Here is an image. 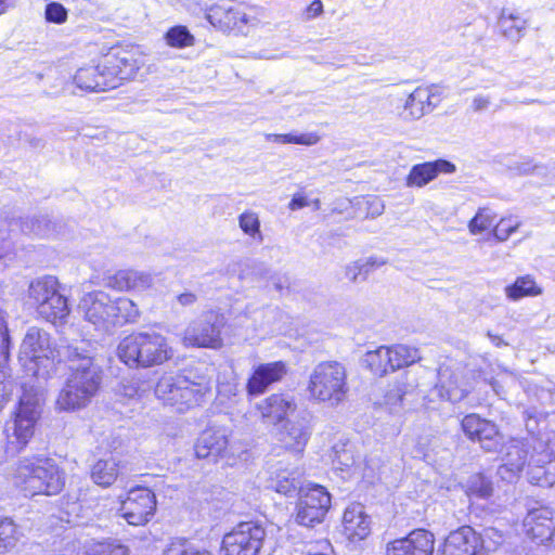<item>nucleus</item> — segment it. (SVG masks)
<instances>
[{"instance_id": "nucleus-1", "label": "nucleus", "mask_w": 555, "mask_h": 555, "mask_svg": "<svg viewBox=\"0 0 555 555\" xmlns=\"http://www.w3.org/2000/svg\"><path fill=\"white\" fill-rule=\"evenodd\" d=\"M59 354L70 362V373L55 400L60 412H76L87 408L100 389L102 370L94 362L95 348L86 340L62 346Z\"/></svg>"}, {"instance_id": "nucleus-2", "label": "nucleus", "mask_w": 555, "mask_h": 555, "mask_svg": "<svg viewBox=\"0 0 555 555\" xmlns=\"http://www.w3.org/2000/svg\"><path fill=\"white\" fill-rule=\"evenodd\" d=\"M13 482L26 496L56 495L65 486V474L53 459L38 454L17 462Z\"/></svg>"}, {"instance_id": "nucleus-3", "label": "nucleus", "mask_w": 555, "mask_h": 555, "mask_svg": "<svg viewBox=\"0 0 555 555\" xmlns=\"http://www.w3.org/2000/svg\"><path fill=\"white\" fill-rule=\"evenodd\" d=\"M69 343H62L56 349L48 332L42 328L29 327L22 340L18 351V362L24 371L38 379H48L56 371L55 358L60 357L62 346Z\"/></svg>"}, {"instance_id": "nucleus-4", "label": "nucleus", "mask_w": 555, "mask_h": 555, "mask_svg": "<svg viewBox=\"0 0 555 555\" xmlns=\"http://www.w3.org/2000/svg\"><path fill=\"white\" fill-rule=\"evenodd\" d=\"M117 356L131 369H147L170 360L173 350L167 338L159 333H135L119 343Z\"/></svg>"}, {"instance_id": "nucleus-5", "label": "nucleus", "mask_w": 555, "mask_h": 555, "mask_svg": "<svg viewBox=\"0 0 555 555\" xmlns=\"http://www.w3.org/2000/svg\"><path fill=\"white\" fill-rule=\"evenodd\" d=\"M307 390L310 398L318 402L338 405L348 392L345 366L337 361L319 363L310 374Z\"/></svg>"}, {"instance_id": "nucleus-6", "label": "nucleus", "mask_w": 555, "mask_h": 555, "mask_svg": "<svg viewBox=\"0 0 555 555\" xmlns=\"http://www.w3.org/2000/svg\"><path fill=\"white\" fill-rule=\"evenodd\" d=\"M41 415V399L38 393L24 391L15 412L13 425L7 429L4 451L14 456L28 444L34 437Z\"/></svg>"}, {"instance_id": "nucleus-7", "label": "nucleus", "mask_w": 555, "mask_h": 555, "mask_svg": "<svg viewBox=\"0 0 555 555\" xmlns=\"http://www.w3.org/2000/svg\"><path fill=\"white\" fill-rule=\"evenodd\" d=\"M224 317L215 310L203 312L185 327L182 343L185 347L219 349L222 346L221 332Z\"/></svg>"}, {"instance_id": "nucleus-8", "label": "nucleus", "mask_w": 555, "mask_h": 555, "mask_svg": "<svg viewBox=\"0 0 555 555\" xmlns=\"http://www.w3.org/2000/svg\"><path fill=\"white\" fill-rule=\"evenodd\" d=\"M266 538L264 528L254 521L241 522L222 540L225 555H258Z\"/></svg>"}, {"instance_id": "nucleus-9", "label": "nucleus", "mask_w": 555, "mask_h": 555, "mask_svg": "<svg viewBox=\"0 0 555 555\" xmlns=\"http://www.w3.org/2000/svg\"><path fill=\"white\" fill-rule=\"evenodd\" d=\"M331 506V495L324 487L312 485L300 488L296 521L305 527H314L324 520Z\"/></svg>"}, {"instance_id": "nucleus-10", "label": "nucleus", "mask_w": 555, "mask_h": 555, "mask_svg": "<svg viewBox=\"0 0 555 555\" xmlns=\"http://www.w3.org/2000/svg\"><path fill=\"white\" fill-rule=\"evenodd\" d=\"M155 509V494L143 487L131 489L120 506L122 518L132 526L146 525L153 517Z\"/></svg>"}, {"instance_id": "nucleus-11", "label": "nucleus", "mask_w": 555, "mask_h": 555, "mask_svg": "<svg viewBox=\"0 0 555 555\" xmlns=\"http://www.w3.org/2000/svg\"><path fill=\"white\" fill-rule=\"evenodd\" d=\"M85 319L99 331L109 332L116 327L114 302L104 292L86 294L80 302Z\"/></svg>"}, {"instance_id": "nucleus-12", "label": "nucleus", "mask_w": 555, "mask_h": 555, "mask_svg": "<svg viewBox=\"0 0 555 555\" xmlns=\"http://www.w3.org/2000/svg\"><path fill=\"white\" fill-rule=\"evenodd\" d=\"M103 69L108 77L112 89L122 81L132 79L142 65L139 53L134 50L119 49L107 54L103 60Z\"/></svg>"}, {"instance_id": "nucleus-13", "label": "nucleus", "mask_w": 555, "mask_h": 555, "mask_svg": "<svg viewBox=\"0 0 555 555\" xmlns=\"http://www.w3.org/2000/svg\"><path fill=\"white\" fill-rule=\"evenodd\" d=\"M207 20L221 30L237 29L244 31L247 27L257 26L260 21L256 16L255 10L248 12L242 11L240 8L229 5L227 3H218L212 5L207 13Z\"/></svg>"}, {"instance_id": "nucleus-14", "label": "nucleus", "mask_w": 555, "mask_h": 555, "mask_svg": "<svg viewBox=\"0 0 555 555\" xmlns=\"http://www.w3.org/2000/svg\"><path fill=\"white\" fill-rule=\"evenodd\" d=\"M462 428L470 440H476L481 448L489 452H496L504 442L498 426L477 414L466 415L462 421Z\"/></svg>"}, {"instance_id": "nucleus-15", "label": "nucleus", "mask_w": 555, "mask_h": 555, "mask_svg": "<svg viewBox=\"0 0 555 555\" xmlns=\"http://www.w3.org/2000/svg\"><path fill=\"white\" fill-rule=\"evenodd\" d=\"M526 535L539 544L551 541L555 531V513L552 508L541 506L529 511L524 519Z\"/></svg>"}, {"instance_id": "nucleus-16", "label": "nucleus", "mask_w": 555, "mask_h": 555, "mask_svg": "<svg viewBox=\"0 0 555 555\" xmlns=\"http://www.w3.org/2000/svg\"><path fill=\"white\" fill-rule=\"evenodd\" d=\"M442 91L438 86L417 87L406 99L404 118L420 119L431 112L441 101Z\"/></svg>"}, {"instance_id": "nucleus-17", "label": "nucleus", "mask_w": 555, "mask_h": 555, "mask_svg": "<svg viewBox=\"0 0 555 555\" xmlns=\"http://www.w3.org/2000/svg\"><path fill=\"white\" fill-rule=\"evenodd\" d=\"M434 543L433 533L417 529L408 537L391 542L388 546V555H433Z\"/></svg>"}, {"instance_id": "nucleus-18", "label": "nucleus", "mask_w": 555, "mask_h": 555, "mask_svg": "<svg viewBox=\"0 0 555 555\" xmlns=\"http://www.w3.org/2000/svg\"><path fill=\"white\" fill-rule=\"evenodd\" d=\"M479 543L478 532L469 526H463L447 537L437 555H479Z\"/></svg>"}, {"instance_id": "nucleus-19", "label": "nucleus", "mask_w": 555, "mask_h": 555, "mask_svg": "<svg viewBox=\"0 0 555 555\" xmlns=\"http://www.w3.org/2000/svg\"><path fill=\"white\" fill-rule=\"evenodd\" d=\"M286 373V364L282 361L259 364L248 378L246 390L248 395L259 396L263 393L270 385L280 382Z\"/></svg>"}, {"instance_id": "nucleus-20", "label": "nucleus", "mask_w": 555, "mask_h": 555, "mask_svg": "<svg viewBox=\"0 0 555 555\" xmlns=\"http://www.w3.org/2000/svg\"><path fill=\"white\" fill-rule=\"evenodd\" d=\"M261 418L268 423L276 425L281 423L289 413L297 409L294 398L284 393H273L256 404Z\"/></svg>"}, {"instance_id": "nucleus-21", "label": "nucleus", "mask_w": 555, "mask_h": 555, "mask_svg": "<svg viewBox=\"0 0 555 555\" xmlns=\"http://www.w3.org/2000/svg\"><path fill=\"white\" fill-rule=\"evenodd\" d=\"M436 390L440 398L459 402L463 400L469 392V388L464 380L461 370H451L450 367H441L439 370V383Z\"/></svg>"}, {"instance_id": "nucleus-22", "label": "nucleus", "mask_w": 555, "mask_h": 555, "mask_svg": "<svg viewBox=\"0 0 555 555\" xmlns=\"http://www.w3.org/2000/svg\"><path fill=\"white\" fill-rule=\"evenodd\" d=\"M311 435L309 414L285 423L279 434V440L285 449L300 453Z\"/></svg>"}, {"instance_id": "nucleus-23", "label": "nucleus", "mask_w": 555, "mask_h": 555, "mask_svg": "<svg viewBox=\"0 0 555 555\" xmlns=\"http://www.w3.org/2000/svg\"><path fill=\"white\" fill-rule=\"evenodd\" d=\"M454 171L455 166L444 159L417 164L411 168L405 179V185L409 188H423L433 181L440 172L451 173Z\"/></svg>"}, {"instance_id": "nucleus-24", "label": "nucleus", "mask_w": 555, "mask_h": 555, "mask_svg": "<svg viewBox=\"0 0 555 555\" xmlns=\"http://www.w3.org/2000/svg\"><path fill=\"white\" fill-rule=\"evenodd\" d=\"M344 534L349 541L364 540L371 532V520L361 504L348 506L343 517Z\"/></svg>"}, {"instance_id": "nucleus-25", "label": "nucleus", "mask_w": 555, "mask_h": 555, "mask_svg": "<svg viewBox=\"0 0 555 555\" xmlns=\"http://www.w3.org/2000/svg\"><path fill=\"white\" fill-rule=\"evenodd\" d=\"M229 436L223 428H208L204 430L195 444V455L207 459L210 455H222L228 448Z\"/></svg>"}, {"instance_id": "nucleus-26", "label": "nucleus", "mask_w": 555, "mask_h": 555, "mask_svg": "<svg viewBox=\"0 0 555 555\" xmlns=\"http://www.w3.org/2000/svg\"><path fill=\"white\" fill-rule=\"evenodd\" d=\"M152 284L153 279L150 274L130 269L119 270L105 280V286L119 292L144 291Z\"/></svg>"}, {"instance_id": "nucleus-27", "label": "nucleus", "mask_w": 555, "mask_h": 555, "mask_svg": "<svg viewBox=\"0 0 555 555\" xmlns=\"http://www.w3.org/2000/svg\"><path fill=\"white\" fill-rule=\"evenodd\" d=\"M60 288L59 281L54 276H44L30 283L28 288V299L37 313L50 312L47 302L50 297Z\"/></svg>"}, {"instance_id": "nucleus-28", "label": "nucleus", "mask_w": 555, "mask_h": 555, "mask_svg": "<svg viewBox=\"0 0 555 555\" xmlns=\"http://www.w3.org/2000/svg\"><path fill=\"white\" fill-rule=\"evenodd\" d=\"M103 69V61L96 66H90L78 69L74 80L78 88L86 91L102 92L112 89L108 77Z\"/></svg>"}, {"instance_id": "nucleus-29", "label": "nucleus", "mask_w": 555, "mask_h": 555, "mask_svg": "<svg viewBox=\"0 0 555 555\" xmlns=\"http://www.w3.org/2000/svg\"><path fill=\"white\" fill-rule=\"evenodd\" d=\"M185 384L180 386L181 395L178 408L180 413L199 405L205 395L210 390L209 382L205 377H201L198 380H191L185 376Z\"/></svg>"}, {"instance_id": "nucleus-30", "label": "nucleus", "mask_w": 555, "mask_h": 555, "mask_svg": "<svg viewBox=\"0 0 555 555\" xmlns=\"http://www.w3.org/2000/svg\"><path fill=\"white\" fill-rule=\"evenodd\" d=\"M185 375H164L155 386V396L164 404L173 406L177 411L180 402V386H184Z\"/></svg>"}, {"instance_id": "nucleus-31", "label": "nucleus", "mask_w": 555, "mask_h": 555, "mask_svg": "<svg viewBox=\"0 0 555 555\" xmlns=\"http://www.w3.org/2000/svg\"><path fill=\"white\" fill-rule=\"evenodd\" d=\"M498 27L504 38L512 42H518L527 28V20L517 12L503 9Z\"/></svg>"}, {"instance_id": "nucleus-32", "label": "nucleus", "mask_w": 555, "mask_h": 555, "mask_svg": "<svg viewBox=\"0 0 555 555\" xmlns=\"http://www.w3.org/2000/svg\"><path fill=\"white\" fill-rule=\"evenodd\" d=\"M385 263V260L376 257L358 259L345 266L344 276L353 284L364 282L375 269L384 266Z\"/></svg>"}, {"instance_id": "nucleus-33", "label": "nucleus", "mask_w": 555, "mask_h": 555, "mask_svg": "<svg viewBox=\"0 0 555 555\" xmlns=\"http://www.w3.org/2000/svg\"><path fill=\"white\" fill-rule=\"evenodd\" d=\"M119 463L113 456L96 461L91 467L92 480L104 488L112 486L119 476Z\"/></svg>"}, {"instance_id": "nucleus-34", "label": "nucleus", "mask_w": 555, "mask_h": 555, "mask_svg": "<svg viewBox=\"0 0 555 555\" xmlns=\"http://www.w3.org/2000/svg\"><path fill=\"white\" fill-rule=\"evenodd\" d=\"M363 363L374 375L379 377L395 371L388 347L385 346L367 351L364 354Z\"/></svg>"}, {"instance_id": "nucleus-35", "label": "nucleus", "mask_w": 555, "mask_h": 555, "mask_svg": "<svg viewBox=\"0 0 555 555\" xmlns=\"http://www.w3.org/2000/svg\"><path fill=\"white\" fill-rule=\"evenodd\" d=\"M413 388L406 375H401L392 384L388 386L385 393V404L391 410H397L401 406L402 400Z\"/></svg>"}, {"instance_id": "nucleus-36", "label": "nucleus", "mask_w": 555, "mask_h": 555, "mask_svg": "<svg viewBox=\"0 0 555 555\" xmlns=\"http://www.w3.org/2000/svg\"><path fill=\"white\" fill-rule=\"evenodd\" d=\"M541 293L542 289L530 275L518 278L514 284L505 288L507 298L514 301L527 296H538Z\"/></svg>"}, {"instance_id": "nucleus-37", "label": "nucleus", "mask_w": 555, "mask_h": 555, "mask_svg": "<svg viewBox=\"0 0 555 555\" xmlns=\"http://www.w3.org/2000/svg\"><path fill=\"white\" fill-rule=\"evenodd\" d=\"M47 306L50 307V312L47 313H38L44 320L56 323L64 322L65 319L69 314V307L67 304V299L64 295L60 293V289L50 297V300L47 302Z\"/></svg>"}, {"instance_id": "nucleus-38", "label": "nucleus", "mask_w": 555, "mask_h": 555, "mask_svg": "<svg viewBox=\"0 0 555 555\" xmlns=\"http://www.w3.org/2000/svg\"><path fill=\"white\" fill-rule=\"evenodd\" d=\"M114 302V314H116V326L124 325L125 323H134L140 317V311L137 305L129 298L120 297Z\"/></svg>"}, {"instance_id": "nucleus-39", "label": "nucleus", "mask_w": 555, "mask_h": 555, "mask_svg": "<svg viewBox=\"0 0 555 555\" xmlns=\"http://www.w3.org/2000/svg\"><path fill=\"white\" fill-rule=\"evenodd\" d=\"M527 463L526 452L518 446H512L506 453L505 463L500 466L499 474L505 477V473L516 476L522 470Z\"/></svg>"}, {"instance_id": "nucleus-40", "label": "nucleus", "mask_w": 555, "mask_h": 555, "mask_svg": "<svg viewBox=\"0 0 555 555\" xmlns=\"http://www.w3.org/2000/svg\"><path fill=\"white\" fill-rule=\"evenodd\" d=\"M393 370L408 366L421 359L418 349L405 345L388 347Z\"/></svg>"}, {"instance_id": "nucleus-41", "label": "nucleus", "mask_w": 555, "mask_h": 555, "mask_svg": "<svg viewBox=\"0 0 555 555\" xmlns=\"http://www.w3.org/2000/svg\"><path fill=\"white\" fill-rule=\"evenodd\" d=\"M270 487L278 493L292 495L300 489V481L295 473L282 472L271 479Z\"/></svg>"}, {"instance_id": "nucleus-42", "label": "nucleus", "mask_w": 555, "mask_h": 555, "mask_svg": "<svg viewBox=\"0 0 555 555\" xmlns=\"http://www.w3.org/2000/svg\"><path fill=\"white\" fill-rule=\"evenodd\" d=\"M166 43L172 48H188L195 43L194 36L185 26H173L165 34Z\"/></svg>"}, {"instance_id": "nucleus-43", "label": "nucleus", "mask_w": 555, "mask_h": 555, "mask_svg": "<svg viewBox=\"0 0 555 555\" xmlns=\"http://www.w3.org/2000/svg\"><path fill=\"white\" fill-rule=\"evenodd\" d=\"M479 544L477 551L479 555L483 552H492L504 542V534L502 531L493 527L485 528L482 533H478Z\"/></svg>"}, {"instance_id": "nucleus-44", "label": "nucleus", "mask_w": 555, "mask_h": 555, "mask_svg": "<svg viewBox=\"0 0 555 555\" xmlns=\"http://www.w3.org/2000/svg\"><path fill=\"white\" fill-rule=\"evenodd\" d=\"M530 479L541 487H552L555 483V461H550L546 466L535 465L530 468Z\"/></svg>"}, {"instance_id": "nucleus-45", "label": "nucleus", "mask_w": 555, "mask_h": 555, "mask_svg": "<svg viewBox=\"0 0 555 555\" xmlns=\"http://www.w3.org/2000/svg\"><path fill=\"white\" fill-rule=\"evenodd\" d=\"M467 492L478 499H489L493 494V486L483 475L476 474L468 481Z\"/></svg>"}, {"instance_id": "nucleus-46", "label": "nucleus", "mask_w": 555, "mask_h": 555, "mask_svg": "<svg viewBox=\"0 0 555 555\" xmlns=\"http://www.w3.org/2000/svg\"><path fill=\"white\" fill-rule=\"evenodd\" d=\"M496 215L488 207L479 208L475 217L468 223V230L472 234H478L493 223Z\"/></svg>"}, {"instance_id": "nucleus-47", "label": "nucleus", "mask_w": 555, "mask_h": 555, "mask_svg": "<svg viewBox=\"0 0 555 555\" xmlns=\"http://www.w3.org/2000/svg\"><path fill=\"white\" fill-rule=\"evenodd\" d=\"M268 140H273L279 143H293L301 145H314L319 142L320 137L315 133H302V134H269Z\"/></svg>"}, {"instance_id": "nucleus-48", "label": "nucleus", "mask_w": 555, "mask_h": 555, "mask_svg": "<svg viewBox=\"0 0 555 555\" xmlns=\"http://www.w3.org/2000/svg\"><path fill=\"white\" fill-rule=\"evenodd\" d=\"M238 224L245 234L251 237H258L259 241H262V234L260 232V221L256 212L244 211L238 217Z\"/></svg>"}, {"instance_id": "nucleus-49", "label": "nucleus", "mask_w": 555, "mask_h": 555, "mask_svg": "<svg viewBox=\"0 0 555 555\" xmlns=\"http://www.w3.org/2000/svg\"><path fill=\"white\" fill-rule=\"evenodd\" d=\"M163 555H212L206 550H199L186 543L184 540L170 542L164 550Z\"/></svg>"}, {"instance_id": "nucleus-50", "label": "nucleus", "mask_w": 555, "mask_h": 555, "mask_svg": "<svg viewBox=\"0 0 555 555\" xmlns=\"http://www.w3.org/2000/svg\"><path fill=\"white\" fill-rule=\"evenodd\" d=\"M88 555H129V550L116 541H104L94 544Z\"/></svg>"}, {"instance_id": "nucleus-51", "label": "nucleus", "mask_w": 555, "mask_h": 555, "mask_svg": "<svg viewBox=\"0 0 555 555\" xmlns=\"http://www.w3.org/2000/svg\"><path fill=\"white\" fill-rule=\"evenodd\" d=\"M363 203L366 206V215L372 218L378 217L384 212L385 205H384L383 201L377 196H366V197H362V198L357 197L353 201L346 199L345 204L347 206V205H352V204L361 205Z\"/></svg>"}, {"instance_id": "nucleus-52", "label": "nucleus", "mask_w": 555, "mask_h": 555, "mask_svg": "<svg viewBox=\"0 0 555 555\" xmlns=\"http://www.w3.org/2000/svg\"><path fill=\"white\" fill-rule=\"evenodd\" d=\"M520 221L513 218H502L493 230L494 236L501 241H506L519 228Z\"/></svg>"}, {"instance_id": "nucleus-53", "label": "nucleus", "mask_w": 555, "mask_h": 555, "mask_svg": "<svg viewBox=\"0 0 555 555\" xmlns=\"http://www.w3.org/2000/svg\"><path fill=\"white\" fill-rule=\"evenodd\" d=\"M16 541V527L10 519L0 520V548L14 545Z\"/></svg>"}, {"instance_id": "nucleus-54", "label": "nucleus", "mask_w": 555, "mask_h": 555, "mask_svg": "<svg viewBox=\"0 0 555 555\" xmlns=\"http://www.w3.org/2000/svg\"><path fill=\"white\" fill-rule=\"evenodd\" d=\"M48 22L62 24L67 20V10L59 2H51L46 7Z\"/></svg>"}, {"instance_id": "nucleus-55", "label": "nucleus", "mask_w": 555, "mask_h": 555, "mask_svg": "<svg viewBox=\"0 0 555 555\" xmlns=\"http://www.w3.org/2000/svg\"><path fill=\"white\" fill-rule=\"evenodd\" d=\"M14 383L5 370H0V405L11 397Z\"/></svg>"}, {"instance_id": "nucleus-56", "label": "nucleus", "mask_w": 555, "mask_h": 555, "mask_svg": "<svg viewBox=\"0 0 555 555\" xmlns=\"http://www.w3.org/2000/svg\"><path fill=\"white\" fill-rule=\"evenodd\" d=\"M491 98L489 95L478 94L472 101V108L475 113H480L489 108Z\"/></svg>"}, {"instance_id": "nucleus-57", "label": "nucleus", "mask_w": 555, "mask_h": 555, "mask_svg": "<svg viewBox=\"0 0 555 555\" xmlns=\"http://www.w3.org/2000/svg\"><path fill=\"white\" fill-rule=\"evenodd\" d=\"M0 335H1V345H0V350H1V353L7 358L8 354H9V347H10V336H9V330L7 327V325H1L0 326Z\"/></svg>"}, {"instance_id": "nucleus-58", "label": "nucleus", "mask_w": 555, "mask_h": 555, "mask_svg": "<svg viewBox=\"0 0 555 555\" xmlns=\"http://www.w3.org/2000/svg\"><path fill=\"white\" fill-rule=\"evenodd\" d=\"M323 12V4L321 0H314L308 8H307V17L313 18L315 16H319Z\"/></svg>"}, {"instance_id": "nucleus-59", "label": "nucleus", "mask_w": 555, "mask_h": 555, "mask_svg": "<svg viewBox=\"0 0 555 555\" xmlns=\"http://www.w3.org/2000/svg\"><path fill=\"white\" fill-rule=\"evenodd\" d=\"M308 204L309 203H308V201H307V198L305 196L296 194V195H294V197L289 202L288 208L291 210H297V209H301V208L308 206Z\"/></svg>"}, {"instance_id": "nucleus-60", "label": "nucleus", "mask_w": 555, "mask_h": 555, "mask_svg": "<svg viewBox=\"0 0 555 555\" xmlns=\"http://www.w3.org/2000/svg\"><path fill=\"white\" fill-rule=\"evenodd\" d=\"M178 302L181 305V306H192L196 302L197 300V297L195 294L193 293H183V294H180L178 297Z\"/></svg>"}, {"instance_id": "nucleus-61", "label": "nucleus", "mask_w": 555, "mask_h": 555, "mask_svg": "<svg viewBox=\"0 0 555 555\" xmlns=\"http://www.w3.org/2000/svg\"><path fill=\"white\" fill-rule=\"evenodd\" d=\"M487 336L490 338V340L496 346L500 347L502 345H506L503 339L499 336L493 334L492 332L488 331Z\"/></svg>"}, {"instance_id": "nucleus-62", "label": "nucleus", "mask_w": 555, "mask_h": 555, "mask_svg": "<svg viewBox=\"0 0 555 555\" xmlns=\"http://www.w3.org/2000/svg\"><path fill=\"white\" fill-rule=\"evenodd\" d=\"M10 1L11 0H0V15L7 11L9 4H10Z\"/></svg>"}, {"instance_id": "nucleus-63", "label": "nucleus", "mask_w": 555, "mask_h": 555, "mask_svg": "<svg viewBox=\"0 0 555 555\" xmlns=\"http://www.w3.org/2000/svg\"><path fill=\"white\" fill-rule=\"evenodd\" d=\"M301 555H326L323 552H314L313 547L310 546L307 552H304Z\"/></svg>"}, {"instance_id": "nucleus-64", "label": "nucleus", "mask_w": 555, "mask_h": 555, "mask_svg": "<svg viewBox=\"0 0 555 555\" xmlns=\"http://www.w3.org/2000/svg\"><path fill=\"white\" fill-rule=\"evenodd\" d=\"M346 210H347V207H346V206H344V207L341 206V207H339V208L335 207V208L333 209V212L343 214V212H344V211H346Z\"/></svg>"}]
</instances>
